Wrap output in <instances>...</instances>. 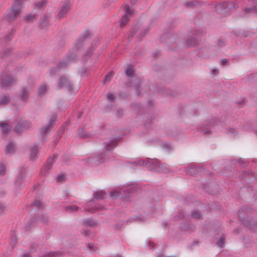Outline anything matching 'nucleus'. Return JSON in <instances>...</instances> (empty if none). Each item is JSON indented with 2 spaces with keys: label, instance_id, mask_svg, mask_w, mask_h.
Returning a JSON list of instances; mask_svg holds the SVG:
<instances>
[{
  "label": "nucleus",
  "instance_id": "nucleus-9",
  "mask_svg": "<svg viewBox=\"0 0 257 257\" xmlns=\"http://www.w3.org/2000/svg\"><path fill=\"white\" fill-rule=\"evenodd\" d=\"M15 79L7 73H3L1 78V86L3 88L8 87L15 83Z\"/></svg>",
  "mask_w": 257,
  "mask_h": 257
},
{
  "label": "nucleus",
  "instance_id": "nucleus-38",
  "mask_svg": "<svg viewBox=\"0 0 257 257\" xmlns=\"http://www.w3.org/2000/svg\"><path fill=\"white\" fill-rule=\"evenodd\" d=\"M227 133L230 135L231 137H234L237 134V132L234 128H230L227 131Z\"/></svg>",
  "mask_w": 257,
  "mask_h": 257
},
{
  "label": "nucleus",
  "instance_id": "nucleus-59",
  "mask_svg": "<svg viewBox=\"0 0 257 257\" xmlns=\"http://www.w3.org/2000/svg\"><path fill=\"white\" fill-rule=\"evenodd\" d=\"M133 219L135 220V221H139V220H142V221H144V220L142 219H140L137 216H135Z\"/></svg>",
  "mask_w": 257,
  "mask_h": 257
},
{
  "label": "nucleus",
  "instance_id": "nucleus-29",
  "mask_svg": "<svg viewBox=\"0 0 257 257\" xmlns=\"http://www.w3.org/2000/svg\"><path fill=\"white\" fill-rule=\"evenodd\" d=\"M182 228L185 231H194L195 229L194 225L190 224H185L182 226Z\"/></svg>",
  "mask_w": 257,
  "mask_h": 257
},
{
  "label": "nucleus",
  "instance_id": "nucleus-32",
  "mask_svg": "<svg viewBox=\"0 0 257 257\" xmlns=\"http://www.w3.org/2000/svg\"><path fill=\"white\" fill-rule=\"evenodd\" d=\"M47 90V86L45 84H42L40 86L38 89V93L39 96L43 94Z\"/></svg>",
  "mask_w": 257,
  "mask_h": 257
},
{
  "label": "nucleus",
  "instance_id": "nucleus-35",
  "mask_svg": "<svg viewBox=\"0 0 257 257\" xmlns=\"http://www.w3.org/2000/svg\"><path fill=\"white\" fill-rule=\"evenodd\" d=\"M103 208L102 205H98V206L95 205L94 208H88V209H85L86 211H89L90 212H94L96 210H101Z\"/></svg>",
  "mask_w": 257,
  "mask_h": 257
},
{
  "label": "nucleus",
  "instance_id": "nucleus-27",
  "mask_svg": "<svg viewBox=\"0 0 257 257\" xmlns=\"http://www.w3.org/2000/svg\"><path fill=\"white\" fill-rule=\"evenodd\" d=\"M15 150V145L12 143L10 142L6 148V152L7 154H12Z\"/></svg>",
  "mask_w": 257,
  "mask_h": 257
},
{
  "label": "nucleus",
  "instance_id": "nucleus-12",
  "mask_svg": "<svg viewBox=\"0 0 257 257\" xmlns=\"http://www.w3.org/2000/svg\"><path fill=\"white\" fill-rule=\"evenodd\" d=\"M218 121L216 118H212L208 122H204L202 125V131L205 134L210 133V130L212 126L218 124Z\"/></svg>",
  "mask_w": 257,
  "mask_h": 257
},
{
  "label": "nucleus",
  "instance_id": "nucleus-4",
  "mask_svg": "<svg viewBox=\"0 0 257 257\" xmlns=\"http://www.w3.org/2000/svg\"><path fill=\"white\" fill-rule=\"evenodd\" d=\"M135 187L133 185L123 186L119 191L114 190L110 192L111 198L113 199L118 197H128L131 194L135 192Z\"/></svg>",
  "mask_w": 257,
  "mask_h": 257
},
{
  "label": "nucleus",
  "instance_id": "nucleus-31",
  "mask_svg": "<svg viewBox=\"0 0 257 257\" xmlns=\"http://www.w3.org/2000/svg\"><path fill=\"white\" fill-rule=\"evenodd\" d=\"M84 226H93L96 225V222L92 219H87L84 221L83 223Z\"/></svg>",
  "mask_w": 257,
  "mask_h": 257
},
{
  "label": "nucleus",
  "instance_id": "nucleus-16",
  "mask_svg": "<svg viewBox=\"0 0 257 257\" xmlns=\"http://www.w3.org/2000/svg\"><path fill=\"white\" fill-rule=\"evenodd\" d=\"M186 172L191 175H196L202 170V168L199 166H190L186 168Z\"/></svg>",
  "mask_w": 257,
  "mask_h": 257
},
{
  "label": "nucleus",
  "instance_id": "nucleus-24",
  "mask_svg": "<svg viewBox=\"0 0 257 257\" xmlns=\"http://www.w3.org/2000/svg\"><path fill=\"white\" fill-rule=\"evenodd\" d=\"M10 100V96L8 94H4L0 96V105L7 104Z\"/></svg>",
  "mask_w": 257,
  "mask_h": 257
},
{
  "label": "nucleus",
  "instance_id": "nucleus-44",
  "mask_svg": "<svg viewBox=\"0 0 257 257\" xmlns=\"http://www.w3.org/2000/svg\"><path fill=\"white\" fill-rule=\"evenodd\" d=\"M55 120H56L55 116V115L52 116L51 118L50 119L49 124L47 125H49L50 127H52L54 124Z\"/></svg>",
  "mask_w": 257,
  "mask_h": 257
},
{
  "label": "nucleus",
  "instance_id": "nucleus-33",
  "mask_svg": "<svg viewBox=\"0 0 257 257\" xmlns=\"http://www.w3.org/2000/svg\"><path fill=\"white\" fill-rule=\"evenodd\" d=\"M225 241V237L223 235H222L220 238L217 240L216 241V244L220 247H222L223 246Z\"/></svg>",
  "mask_w": 257,
  "mask_h": 257
},
{
  "label": "nucleus",
  "instance_id": "nucleus-17",
  "mask_svg": "<svg viewBox=\"0 0 257 257\" xmlns=\"http://www.w3.org/2000/svg\"><path fill=\"white\" fill-rule=\"evenodd\" d=\"M203 3L198 0H193L187 2L185 6L187 8H198L201 7Z\"/></svg>",
  "mask_w": 257,
  "mask_h": 257
},
{
  "label": "nucleus",
  "instance_id": "nucleus-28",
  "mask_svg": "<svg viewBox=\"0 0 257 257\" xmlns=\"http://www.w3.org/2000/svg\"><path fill=\"white\" fill-rule=\"evenodd\" d=\"M134 69L132 65H129L125 69V74L129 77H133L134 74Z\"/></svg>",
  "mask_w": 257,
  "mask_h": 257
},
{
  "label": "nucleus",
  "instance_id": "nucleus-43",
  "mask_svg": "<svg viewBox=\"0 0 257 257\" xmlns=\"http://www.w3.org/2000/svg\"><path fill=\"white\" fill-rule=\"evenodd\" d=\"M112 73L111 72L108 73L107 75L104 77L103 82H109L112 77Z\"/></svg>",
  "mask_w": 257,
  "mask_h": 257
},
{
  "label": "nucleus",
  "instance_id": "nucleus-19",
  "mask_svg": "<svg viewBox=\"0 0 257 257\" xmlns=\"http://www.w3.org/2000/svg\"><path fill=\"white\" fill-rule=\"evenodd\" d=\"M244 3L252 7L245 9V11H255L257 13V0H244Z\"/></svg>",
  "mask_w": 257,
  "mask_h": 257
},
{
  "label": "nucleus",
  "instance_id": "nucleus-10",
  "mask_svg": "<svg viewBox=\"0 0 257 257\" xmlns=\"http://www.w3.org/2000/svg\"><path fill=\"white\" fill-rule=\"evenodd\" d=\"M125 14L120 19V25L121 27L125 25L126 23L129 21L133 14V10L128 5L124 6Z\"/></svg>",
  "mask_w": 257,
  "mask_h": 257
},
{
  "label": "nucleus",
  "instance_id": "nucleus-64",
  "mask_svg": "<svg viewBox=\"0 0 257 257\" xmlns=\"http://www.w3.org/2000/svg\"><path fill=\"white\" fill-rule=\"evenodd\" d=\"M7 40H10L11 39V35L6 37Z\"/></svg>",
  "mask_w": 257,
  "mask_h": 257
},
{
  "label": "nucleus",
  "instance_id": "nucleus-50",
  "mask_svg": "<svg viewBox=\"0 0 257 257\" xmlns=\"http://www.w3.org/2000/svg\"><path fill=\"white\" fill-rule=\"evenodd\" d=\"M62 135V132L61 131H58L57 132V135L56 137V140H57V141H59V140L61 138Z\"/></svg>",
  "mask_w": 257,
  "mask_h": 257
},
{
  "label": "nucleus",
  "instance_id": "nucleus-14",
  "mask_svg": "<svg viewBox=\"0 0 257 257\" xmlns=\"http://www.w3.org/2000/svg\"><path fill=\"white\" fill-rule=\"evenodd\" d=\"M57 158V155H54L53 157H50L46 163V166L42 171V172L43 171L44 173L47 174L48 173L49 170H50L53 166V164L55 161V160Z\"/></svg>",
  "mask_w": 257,
  "mask_h": 257
},
{
  "label": "nucleus",
  "instance_id": "nucleus-55",
  "mask_svg": "<svg viewBox=\"0 0 257 257\" xmlns=\"http://www.w3.org/2000/svg\"><path fill=\"white\" fill-rule=\"evenodd\" d=\"M221 64L224 66L227 63L228 61H227V59H223L221 60Z\"/></svg>",
  "mask_w": 257,
  "mask_h": 257
},
{
  "label": "nucleus",
  "instance_id": "nucleus-52",
  "mask_svg": "<svg viewBox=\"0 0 257 257\" xmlns=\"http://www.w3.org/2000/svg\"><path fill=\"white\" fill-rule=\"evenodd\" d=\"M148 243H149V245H148V246L150 249H154V246L155 244L152 241H151L150 240L149 241Z\"/></svg>",
  "mask_w": 257,
  "mask_h": 257
},
{
  "label": "nucleus",
  "instance_id": "nucleus-62",
  "mask_svg": "<svg viewBox=\"0 0 257 257\" xmlns=\"http://www.w3.org/2000/svg\"><path fill=\"white\" fill-rule=\"evenodd\" d=\"M22 257H30V254L28 253L24 254Z\"/></svg>",
  "mask_w": 257,
  "mask_h": 257
},
{
  "label": "nucleus",
  "instance_id": "nucleus-34",
  "mask_svg": "<svg viewBox=\"0 0 257 257\" xmlns=\"http://www.w3.org/2000/svg\"><path fill=\"white\" fill-rule=\"evenodd\" d=\"M50 128L51 127L47 124L42 128L41 133L42 135L43 136L44 140L45 139V136L46 135L47 132L49 130Z\"/></svg>",
  "mask_w": 257,
  "mask_h": 257
},
{
  "label": "nucleus",
  "instance_id": "nucleus-47",
  "mask_svg": "<svg viewBox=\"0 0 257 257\" xmlns=\"http://www.w3.org/2000/svg\"><path fill=\"white\" fill-rule=\"evenodd\" d=\"M88 247L90 251H95L96 250V246L92 243H90L88 245Z\"/></svg>",
  "mask_w": 257,
  "mask_h": 257
},
{
  "label": "nucleus",
  "instance_id": "nucleus-6",
  "mask_svg": "<svg viewBox=\"0 0 257 257\" xmlns=\"http://www.w3.org/2000/svg\"><path fill=\"white\" fill-rule=\"evenodd\" d=\"M235 4L233 2H223L217 4L215 7L216 12L221 15L227 16L231 10L234 9Z\"/></svg>",
  "mask_w": 257,
  "mask_h": 257
},
{
  "label": "nucleus",
  "instance_id": "nucleus-2",
  "mask_svg": "<svg viewBox=\"0 0 257 257\" xmlns=\"http://www.w3.org/2000/svg\"><path fill=\"white\" fill-rule=\"evenodd\" d=\"M134 163H137L140 166L151 168L152 169H157L158 171L163 173H168L170 171L169 168L166 164H161L157 159H151L146 158L140 160Z\"/></svg>",
  "mask_w": 257,
  "mask_h": 257
},
{
  "label": "nucleus",
  "instance_id": "nucleus-30",
  "mask_svg": "<svg viewBox=\"0 0 257 257\" xmlns=\"http://www.w3.org/2000/svg\"><path fill=\"white\" fill-rule=\"evenodd\" d=\"M79 207L76 206L74 205L67 206L65 207V210L66 212L71 213L72 212H76L79 209Z\"/></svg>",
  "mask_w": 257,
  "mask_h": 257
},
{
  "label": "nucleus",
  "instance_id": "nucleus-21",
  "mask_svg": "<svg viewBox=\"0 0 257 257\" xmlns=\"http://www.w3.org/2000/svg\"><path fill=\"white\" fill-rule=\"evenodd\" d=\"M24 177V176L21 173L20 176L16 178L15 184L18 189H21L25 186V184L23 180Z\"/></svg>",
  "mask_w": 257,
  "mask_h": 257
},
{
  "label": "nucleus",
  "instance_id": "nucleus-57",
  "mask_svg": "<svg viewBox=\"0 0 257 257\" xmlns=\"http://www.w3.org/2000/svg\"><path fill=\"white\" fill-rule=\"evenodd\" d=\"M183 217H184V215H183V214L182 212H180L179 213V215L178 218H176V220H178V219H181V218H183Z\"/></svg>",
  "mask_w": 257,
  "mask_h": 257
},
{
  "label": "nucleus",
  "instance_id": "nucleus-20",
  "mask_svg": "<svg viewBox=\"0 0 257 257\" xmlns=\"http://www.w3.org/2000/svg\"><path fill=\"white\" fill-rule=\"evenodd\" d=\"M92 135L89 132L83 131V128H79L76 138L79 139H88L92 137Z\"/></svg>",
  "mask_w": 257,
  "mask_h": 257
},
{
  "label": "nucleus",
  "instance_id": "nucleus-46",
  "mask_svg": "<svg viewBox=\"0 0 257 257\" xmlns=\"http://www.w3.org/2000/svg\"><path fill=\"white\" fill-rule=\"evenodd\" d=\"M191 216H192V217H193L194 218H199L201 216V214H200V212H199L197 211H194L192 213Z\"/></svg>",
  "mask_w": 257,
  "mask_h": 257
},
{
  "label": "nucleus",
  "instance_id": "nucleus-40",
  "mask_svg": "<svg viewBox=\"0 0 257 257\" xmlns=\"http://www.w3.org/2000/svg\"><path fill=\"white\" fill-rule=\"evenodd\" d=\"M26 20L28 21H33L36 19V15L29 14L25 17Z\"/></svg>",
  "mask_w": 257,
  "mask_h": 257
},
{
  "label": "nucleus",
  "instance_id": "nucleus-51",
  "mask_svg": "<svg viewBox=\"0 0 257 257\" xmlns=\"http://www.w3.org/2000/svg\"><path fill=\"white\" fill-rule=\"evenodd\" d=\"M65 178L63 175H59L57 177L58 181H63Z\"/></svg>",
  "mask_w": 257,
  "mask_h": 257
},
{
  "label": "nucleus",
  "instance_id": "nucleus-63",
  "mask_svg": "<svg viewBox=\"0 0 257 257\" xmlns=\"http://www.w3.org/2000/svg\"><path fill=\"white\" fill-rule=\"evenodd\" d=\"M91 55H92V52L91 51H88L86 53V55H87L88 56H90Z\"/></svg>",
  "mask_w": 257,
  "mask_h": 257
},
{
  "label": "nucleus",
  "instance_id": "nucleus-61",
  "mask_svg": "<svg viewBox=\"0 0 257 257\" xmlns=\"http://www.w3.org/2000/svg\"><path fill=\"white\" fill-rule=\"evenodd\" d=\"M138 0H130V2L132 5L135 4Z\"/></svg>",
  "mask_w": 257,
  "mask_h": 257
},
{
  "label": "nucleus",
  "instance_id": "nucleus-11",
  "mask_svg": "<svg viewBox=\"0 0 257 257\" xmlns=\"http://www.w3.org/2000/svg\"><path fill=\"white\" fill-rule=\"evenodd\" d=\"M21 9L20 8L17 7L15 5H13L12 9L8 11V14L6 16V19L10 22H13L17 17L20 13Z\"/></svg>",
  "mask_w": 257,
  "mask_h": 257
},
{
  "label": "nucleus",
  "instance_id": "nucleus-26",
  "mask_svg": "<svg viewBox=\"0 0 257 257\" xmlns=\"http://www.w3.org/2000/svg\"><path fill=\"white\" fill-rule=\"evenodd\" d=\"M106 194L105 192L102 190L97 191L94 193L93 197L95 199H101L103 198L104 195Z\"/></svg>",
  "mask_w": 257,
  "mask_h": 257
},
{
  "label": "nucleus",
  "instance_id": "nucleus-1",
  "mask_svg": "<svg viewBox=\"0 0 257 257\" xmlns=\"http://www.w3.org/2000/svg\"><path fill=\"white\" fill-rule=\"evenodd\" d=\"M117 142L116 139H113L108 142H105V147L106 151L99 154L97 156L91 157L89 158V161L95 165H98L103 163L108 157V152L113 150L116 146Z\"/></svg>",
  "mask_w": 257,
  "mask_h": 257
},
{
  "label": "nucleus",
  "instance_id": "nucleus-41",
  "mask_svg": "<svg viewBox=\"0 0 257 257\" xmlns=\"http://www.w3.org/2000/svg\"><path fill=\"white\" fill-rule=\"evenodd\" d=\"M38 220L43 223H46L48 222V219L47 216L42 215L38 217Z\"/></svg>",
  "mask_w": 257,
  "mask_h": 257
},
{
  "label": "nucleus",
  "instance_id": "nucleus-5",
  "mask_svg": "<svg viewBox=\"0 0 257 257\" xmlns=\"http://www.w3.org/2000/svg\"><path fill=\"white\" fill-rule=\"evenodd\" d=\"M202 33L197 30H193L190 31L188 35L186 44L190 47H195L197 45L201 40Z\"/></svg>",
  "mask_w": 257,
  "mask_h": 257
},
{
  "label": "nucleus",
  "instance_id": "nucleus-15",
  "mask_svg": "<svg viewBox=\"0 0 257 257\" xmlns=\"http://www.w3.org/2000/svg\"><path fill=\"white\" fill-rule=\"evenodd\" d=\"M70 8V5L69 3L66 2L62 6V8L58 14L59 18H63L67 13Z\"/></svg>",
  "mask_w": 257,
  "mask_h": 257
},
{
  "label": "nucleus",
  "instance_id": "nucleus-37",
  "mask_svg": "<svg viewBox=\"0 0 257 257\" xmlns=\"http://www.w3.org/2000/svg\"><path fill=\"white\" fill-rule=\"evenodd\" d=\"M6 173V167L3 163H0V175H5Z\"/></svg>",
  "mask_w": 257,
  "mask_h": 257
},
{
  "label": "nucleus",
  "instance_id": "nucleus-53",
  "mask_svg": "<svg viewBox=\"0 0 257 257\" xmlns=\"http://www.w3.org/2000/svg\"><path fill=\"white\" fill-rule=\"evenodd\" d=\"M11 238H12V242L15 243L16 241V239L15 236L14 235V233H11Z\"/></svg>",
  "mask_w": 257,
  "mask_h": 257
},
{
  "label": "nucleus",
  "instance_id": "nucleus-58",
  "mask_svg": "<svg viewBox=\"0 0 257 257\" xmlns=\"http://www.w3.org/2000/svg\"><path fill=\"white\" fill-rule=\"evenodd\" d=\"M47 21H48V18L47 17H45L44 18V22H43L44 25H46L47 24V23H48Z\"/></svg>",
  "mask_w": 257,
  "mask_h": 257
},
{
  "label": "nucleus",
  "instance_id": "nucleus-8",
  "mask_svg": "<svg viewBox=\"0 0 257 257\" xmlns=\"http://www.w3.org/2000/svg\"><path fill=\"white\" fill-rule=\"evenodd\" d=\"M32 126V123L28 120L21 119L15 126L14 130L17 134H22Z\"/></svg>",
  "mask_w": 257,
  "mask_h": 257
},
{
  "label": "nucleus",
  "instance_id": "nucleus-25",
  "mask_svg": "<svg viewBox=\"0 0 257 257\" xmlns=\"http://www.w3.org/2000/svg\"><path fill=\"white\" fill-rule=\"evenodd\" d=\"M9 129L10 125L9 123L0 122V130H2L3 134H7L9 131Z\"/></svg>",
  "mask_w": 257,
  "mask_h": 257
},
{
  "label": "nucleus",
  "instance_id": "nucleus-49",
  "mask_svg": "<svg viewBox=\"0 0 257 257\" xmlns=\"http://www.w3.org/2000/svg\"><path fill=\"white\" fill-rule=\"evenodd\" d=\"M123 114V111L122 109H118L116 112V115L118 117H121Z\"/></svg>",
  "mask_w": 257,
  "mask_h": 257
},
{
  "label": "nucleus",
  "instance_id": "nucleus-60",
  "mask_svg": "<svg viewBox=\"0 0 257 257\" xmlns=\"http://www.w3.org/2000/svg\"><path fill=\"white\" fill-rule=\"evenodd\" d=\"M244 103V101L243 100L238 101L236 102V103L238 105H241Z\"/></svg>",
  "mask_w": 257,
  "mask_h": 257
},
{
  "label": "nucleus",
  "instance_id": "nucleus-3",
  "mask_svg": "<svg viewBox=\"0 0 257 257\" xmlns=\"http://www.w3.org/2000/svg\"><path fill=\"white\" fill-rule=\"evenodd\" d=\"M252 211V208L248 206L244 205L238 211V217L244 225L252 230H255L256 229V222L251 219H249L248 218H246L245 215H247L248 214L251 213Z\"/></svg>",
  "mask_w": 257,
  "mask_h": 257
},
{
  "label": "nucleus",
  "instance_id": "nucleus-22",
  "mask_svg": "<svg viewBox=\"0 0 257 257\" xmlns=\"http://www.w3.org/2000/svg\"><path fill=\"white\" fill-rule=\"evenodd\" d=\"M38 153V147L36 145H34L31 147L30 159L34 161L37 159V154Z\"/></svg>",
  "mask_w": 257,
  "mask_h": 257
},
{
  "label": "nucleus",
  "instance_id": "nucleus-48",
  "mask_svg": "<svg viewBox=\"0 0 257 257\" xmlns=\"http://www.w3.org/2000/svg\"><path fill=\"white\" fill-rule=\"evenodd\" d=\"M216 45H217V47H218L219 48H222L225 46V42L223 41H222L221 39H218L217 41Z\"/></svg>",
  "mask_w": 257,
  "mask_h": 257
},
{
  "label": "nucleus",
  "instance_id": "nucleus-23",
  "mask_svg": "<svg viewBox=\"0 0 257 257\" xmlns=\"http://www.w3.org/2000/svg\"><path fill=\"white\" fill-rule=\"evenodd\" d=\"M29 90L26 88L22 89L20 95L23 101H26L28 98Z\"/></svg>",
  "mask_w": 257,
  "mask_h": 257
},
{
  "label": "nucleus",
  "instance_id": "nucleus-18",
  "mask_svg": "<svg viewBox=\"0 0 257 257\" xmlns=\"http://www.w3.org/2000/svg\"><path fill=\"white\" fill-rule=\"evenodd\" d=\"M89 33L88 31H85L79 37L78 42L75 45V49L79 50L80 46L84 43V41L89 37Z\"/></svg>",
  "mask_w": 257,
  "mask_h": 257
},
{
  "label": "nucleus",
  "instance_id": "nucleus-7",
  "mask_svg": "<svg viewBox=\"0 0 257 257\" xmlns=\"http://www.w3.org/2000/svg\"><path fill=\"white\" fill-rule=\"evenodd\" d=\"M77 54L75 53L69 54L67 58L63 61H60L57 67L53 68L50 70V74L51 76H53L56 74L59 68L66 67L71 62L76 59Z\"/></svg>",
  "mask_w": 257,
  "mask_h": 257
},
{
  "label": "nucleus",
  "instance_id": "nucleus-42",
  "mask_svg": "<svg viewBox=\"0 0 257 257\" xmlns=\"http://www.w3.org/2000/svg\"><path fill=\"white\" fill-rule=\"evenodd\" d=\"M42 205L41 201L38 200H36L32 204V206L36 207L37 208H40L42 207Z\"/></svg>",
  "mask_w": 257,
  "mask_h": 257
},
{
  "label": "nucleus",
  "instance_id": "nucleus-45",
  "mask_svg": "<svg viewBox=\"0 0 257 257\" xmlns=\"http://www.w3.org/2000/svg\"><path fill=\"white\" fill-rule=\"evenodd\" d=\"M48 255L53 257H59L61 255V253L58 251L51 252L48 253Z\"/></svg>",
  "mask_w": 257,
  "mask_h": 257
},
{
  "label": "nucleus",
  "instance_id": "nucleus-36",
  "mask_svg": "<svg viewBox=\"0 0 257 257\" xmlns=\"http://www.w3.org/2000/svg\"><path fill=\"white\" fill-rule=\"evenodd\" d=\"M46 0H40L36 3V5L38 8H42L44 6H46Z\"/></svg>",
  "mask_w": 257,
  "mask_h": 257
},
{
  "label": "nucleus",
  "instance_id": "nucleus-13",
  "mask_svg": "<svg viewBox=\"0 0 257 257\" xmlns=\"http://www.w3.org/2000/svg\"><path fill=\"white\" fill-rule=\"evenodd\" d=\"M58 86L59 88L65 87L68 90H71L72 88V85L71 82L68 79L64 76H62L60 77L58 82Z\"/></svg>",
  "mask_w": 257,
  "mask_h": 257
},
{
  "label": "nucleus",
  "instance_id": "nucleus-39",
  "mask_svg": "<svg viewBox=\"0 0 257 257\" xmlns=\"http://www.w3.org/2000/svg\"><path fill=\"white\" fill-rule=\"evenodd\" d=\"M106 98L109 101H113L115 98L116 96L112 93H109L106 95Z\"/></svg>",
  "mask_w": 257,
  "mask_h": 257
},
{
  "label": "nucleus",
  "instance_id": "nucleus-54",
  "mask_svg": "<svg viewBox=\"0 0 257 257\" xmlns=\"http://www.w3.org/2000/svg\"><path fill=\"white\" fill-rule=\"evenodd\" d=\"M212 73L214 75H216L218 73V70L217 69H214L212 70Z\"/></svg>",
  "mask_w": 257,
  "mask_h": 257
},
{
  "label": "nucleus",
  "instance_id": "nucleus-56",
  "mask_svg": "<svg viewBox=\"0 0 257 257\" xmlns=\"http://www.w3.org/2000/svg\"><path fill=\"white\" fill-rule=\"evenodd\" d=\"M90 233V231L89 230H84L83 232V234L85 236L88 235Z\"/></svg>",
  "mask_w": 257,
  "mask_h": 257
}]
</instances>
